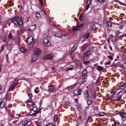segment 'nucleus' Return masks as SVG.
I'll return each instance as SVG.
<instances>
[{"instance_id": "c85d7f7f", "label": "nucleus", "mask_w": 126, "mask_h": 126, "mask_svg": "<svg viewBox=\"0 0 126 126\" xmlns=\"http://www.w3.org/2000/svg\"><path fill=\"white\" fill-rule=\"evenodd\" d=\"M107 24L108 25V26L109 27H110L111 26V23L110 22H109L107 21L106 22Z\"/></svg>"}, {"instance_id": "473e14b6", "label": "nucleus", "mask_w": 126, "mask_h": 126, "mask_svg": "<svg viewBox=\"0 0 126 126\" xmlns=\"http://www.w3.org/2000/svg\"><path fill=\"white\" fill-rule=\"evenodd\" d=\"M8 37L10 39L12 38V34L11 32H10V33H9V35H8Z\"/></svg>"}, {"instance_id": "4be33fe9", "label": "nucleus", "mask_w": 126, "mask_h": 126, "mask_svg": "<svg viewBox=\"0 0 126 126\" xmlns=\"http://www.w3.org/2000/svg\"><path fill=\"white\" fill-rule=\"evenodd\" d=\"M4 103L3 102H0V107L1 108H3L4 107Z\"/></svg>"}, {"instance_id": "774afa93", "label": "nucleus", "mask_w": 126, "mask_h": 126, "mask_svg": "<svg viewBox=\"0 0 126 126\" xmlns=\"http://www.w3.org/2000/svg\"><path fill=\"white\" fill-rule=\"evenodd\" d=\"M116 123H117L119 125L120 124V123L119 122V121H116Z\"/></svg>"}, {"instance_id": "aec40b11", "label": "nucleus", "mask_w": 126, "mask_h": 126, "mask_svg": "<svg viewBox=\"0 0 126 126\" xmlns=\"http://www.w3.org/2000/svg\"><path fill=\"white\" fill-rule=\"evenodd\" d=\"M35 16L38 19H40L41 17L40 15L38 13H36Z\"/></svg>"}, {"instance_id": "3c124183", "label": "nucleus", "mask_w": 126, "mask_h": 126, "mask_svg": "<svg viewBox=\"0 0 126 126\" xmlns=\"http://www.w3.org/2000/svg\"><path fill=\"white\" fill-rule=\"evenodd\" d=\"M102 114H100L99 115L100 116H104L105 114V113L104 112H102Z\"/></svg>"}, {"instance_id": "423d86ee", "label": "nucleus", "mask_w": 126, "mask_h": 126, "mask_svg": "<svg viewBox=\"0 0 126 126\" xmlns=\"http://www.w3.org/2000/svg\"><path fill=\"white\" fill-rule=\"evenodd\" d=\"M81 52L83 54V56H87L90 53L89 51H87L86 50H82Z\"/></svg>"}, {"instance_id": "5701e85b", "label": "nucleus", "mask_w": 126, "mask_h": 126, "mask_svg": "<svg viewBox=\"0 0 126 126\" xmlns=\"http://www.w3.org/2000/svg\"><path fill=\"white\" fill-rule=\"evenodd\" d=\"M89 35V33H88L84 36L83 38L86 39L88 38Z\"/></svg>"}, {"instance_id": "0e129e2a", "label": "nucleus", "mask_w": 126, "mask_h": 126, "mask_svg": "<svg viewBox=\"0 0 126 126\" xmlns=\"http://www.w3.org/2000/svg\"><path fill=\"white\" fill-rule=\"evenodd\" d=\"M46 126H52V125L51 124H49L47 125Z\"/></svg>"}, {"instance_id": "a878e982", "label": "nucleus", "mask_w": 126, "mask_h": 126, "mask_svg": "<svg viewBox=\"0 0 126 126\" xmlns=\"http://www.w3.org/2000/svg\"><path fill=\"white\" fill-rule=\"evenodd\" d=\"M37 107H33V108L32 110H33V111H34L35 112H36L37 111Z\"/></svg>"}, {"instance_id": "2eb2a0df", "label": "nucleus", "mask_w": 126, "mask_h": 126, "mask_svg": "<svg viewBox=\"0 0 126 126\" xmlns=\"http://www.w3.org/2000/svg\"><path fill=\"white\" fill-rule=\"evenodd\" d=\"M27 103L31 107L33 106L35 104L34 103L30 101H28Z\"/></svg>"}, {"instance_id": "c03bdc74", "label": "nucleus", "mask_w": 126, "mask_h": 126, "mask_svg": "<svg viewBox=\"0 0 126 126\" xmlns=\"http://www.w3.org/2000/svg\"><path fill=\"white\" fill-rule=\"evenodd\" d=\"M118 2L120 3L121 4V5H124V6H126V5H125V3H123L122 2H121L120 1H118Z\"/></svg>"}, {"instance_id": "4468645a", "label": "nucleus", "mask_w": 126, "mask_h": 126, "mask_svg": "<svg viewBox=\"0 0 126 126\" xmlns=\"http://www.w3.org/2000/svg\"><path fill=\"white\" fill-rule=\"evenodd\" d=\"M120 115L123 118L126 117V112L120 113H119Z\"/></svg>"}, {"instance_id": "680f3d73", "label": "nucleus", "mask_w": 126, "mask_h": 126, "mask_svg": "<svg viewBox=\"0 0 126 126\" xmlns=\"http://www.w3.org/2000/svg\"><path fill=\"white\" fill-rule=\"evenodd\" d=\"M111 67L113 66L114 67H118V66L117 65H112L111 66Z\"/></svg>"}, {"instance_id": "864d4df0", "label": "nucleus", "mask_w": 126, "mask_h": 126, "mask_svg": "<svg viewBox=\"0 0 126 126\" xmlns=\"http://www.w3.org/2000/svg\"><path fill=\"white\" fill-rule=\"evenodd\" d=\"M28 96L30 98H31L32 96V95L31 93H30L28 94Z\"/></svg>"}, {"instance_id": "20e7f679", "label": "nucleus", "mask_w": 126, "mask_h": 126, "mask_svg": "<svg viewBox=\"0 0 126 126\" xmlns=\"http://www.w3.org/2000/svg\"><path fill=\"white\" fill-rule=\"evenodd\" d=\"M43 42L45 46L46 47H49L51 45V43L46 38H44L43 40Z\"/></svg>"}, {"instance_id": "338daca9", "label": "nucleus", "mask_w": 126, "mask_h": 126, "mask_svg": "<svg viewBox=\"0 0 126 126\" xmlns=\"http://www.w3.org/2000/svg\"><path fill=\"white\" fill-rule=\"evenodd\" d=\"M75 101L76 103H78V100L77 99H75Z\"/></svg>"}, {"instance_id": "f704fd0d", "label": "nucleus", "mask_w": 126, "mask_h": 126, "mask_svg": "<svg viewBox=\"0 0 126 126\" xmlns=\"http://www.w3.org/2000/svg\"><path fill=\"white\" fill-rule=\"evenodd\" d=\"M57 115H55L54 116V121L56 122L57 121Z\"/></svg>"}, {"instance_id": "2f4dec72", "label": "nucleus", "mask_w": 126, "mask_h": 126, "mask_svg": "<svg viewBox=\"0 0 126 126\" xmlns=\"http://www.w3.org/2000/svg\"><path fill=\"white\" fill-rule=\"evenodd\" d=\"M36 123L37 124L39 125H40L41 123L42 122L40 120H38L36 121Z\"/></svg>"}, {"instance_id": "dca6fc26", "label": "nucleus", "mask_w": 126, "mask_h": 126, "mask_svg": "<svg viewBox=\"0 0 126 126\" xmlns=\"http://www.w3.org/2000/svg\"><path fill=\"white\" fill-rule=\"evenodd\" d=\"M126 87V85L125 84H124L119 87V89L123 90L125 89Z\"/></svg>"}, {"instance_id": "e2e57ef3", "label": "nucleus", "mask_w": 126, "mask_h": 126, "mask_svg": "<svg viewBox=\"0 0 126 126\" xmlns=\"http://www.w3.org/2000/svg\"><path fill=\"white\" fill-rule=\"evenodd\" d=\"M2 19H1V17L0 16V23L2 22Z\"/></svg>"}, {"instance_id": "7c9ffc66", "label": "nucleus", "mask_w": 126, "mask_h": 126, "mask_svg": "<svg viewBox=\"0 0 126 126\" xmlns=\"http://www.w3.org/2000/svg\"><path fill=\"white\" fill-rule=\"evenodd\" d=\"M39 91V90L38 89V87L36 88L34 90V92L35 93H38Z\"/></svg>"}, {"instance_id": "a19ab883", "label": "nucleus", "mask_w": 126, "mask_h": 126, "mask_svg": "<svg viewBox=\"0 0 126 126\" xmlns=\"http://www.w3.org/2000/svg\"><path fill=\"white\" fill-rule=\"evenodd\" d=\"M110 62H111V61H108L106 62L105 63V64L106 65H109V64H110Z\"/></svg>"}, {"instance_id": "4c0bfd02", "label": "nucleus", "mask_w": 126, "mask_h": 126, "mask_svg": "<svg viewBox=\"0 0 126 126\" xmlns=\"http://www.w3.org/2000/svg\"><path fill=\"white\" fill-rule=\"evenodd\" d=\"M82 77L84 79H86L87 77V76L86 74L82 75Z\"/></svg>"}, {"instance_id": "4d7b16f0", "label": "nucleus", "mask_w": 126, "mask_h": 126, "mask_svg": "<svg viewBox=\"0 0 126 126\" xmlns=\"http://www.w3.org/2000/svg\"><path fill=\"white\" fill-rule=\"evenodd\" d=\"M89 63L88 61H84L83 62V63L84 64H86L87 63Z\"/></svg>"}, {"instance_id": "9d476101", "label": "nucleus", "mask_w": 126, "mask_h": 126, "mask_svg": "<svg viewBox=\"0 0 126 126\" xmlns=\"http://www.w3.org/2000/svg\"><path fill=\"white\" fill-rule=\"evenodd\" d=\"M36 24H35L34 25H33L30 26L28 29V31L30 32L34 30L36 27Z\"/></svg>"}, {"instance_id": "79ce46f5", "label": "nucleus", "mask_w": 126, "mask_h": 126, "mask_svg": "<svg viewBox=\"0 0 126 126\" xmlns=\"http://www.w3.org/2000/svg\"><path fill=\"white\" fill-rule=\"evenodd\" d=\"M40 3L42 6H43L42 0H39Z\"/></svg>"}, {"instance_id": "cd10ccee", "label": "nucleus", "mask_w": 126, "mask_h": 126, "mask_svg": "<svg viewBox=\"0 0 126 126\" xmlns=\"http://www.w3.org/2000/svg\"><path fill=\"white\" fill-rule=\"evenodd\" d=\"M92 103V101L91 100H88L87 101V103L88 105L91 104Z\"/></svg>"}, {"instance_id": "69168bd1", "label": "nucleus", "mask_w": 126, "mask_h": 126, "mask_svg": "<svg viewBox=\"0 0 126 126\" xmlns=\"http://www.w3.org/2000/svg\"><path fill=\"white\" fill-rule=\"evenodd\" d=\"M92 0H89V4H90V5L91 4V3L92 2Z\"/></svg>"}, {"instance_id": "ea45409f", "label": "nucleus", "mask_w": 126, "mask_h": 126, "mask_svg": "<svg viewBox=\"0 0 126 126\" xmlns=\"http://www.w3.org/2000/svg\"><path fill=\"white\" fill-rule=\"evenodd\" d=\"M75 63L76 65H77V64H78L79 63H80L79 62V61L78 60H76L75 61Z\"/></svg>"}, {"instance_id": "bf43d9fd", "label": "nucleus", "mask_w": 126, "mask_h": 126, "mask_svg": "<svg viewBox=\"0 0 126 126\" xmlns=\"http://www.w3.org/2000/svg\"><path fill=\"white\" fill-rule=\"evenodd\" d=\"M123 91H121L119 92L118 93H117V95H118L120 94L121 92H122Z\"/></svg>"}, {"instance_id": "f03ea898", "label": "nucleus", "mask_w": 126, "mask_h": 126, "mask_svg": "<svg viewBox=\"0 0 126 126\" xmlns=\"http://www.w3.org/2000/svg\"><path fill=\"white\" fill-rule=\"evenodd\" d=\"M35 53L32 55V61H34L36 60L38 57L39 54L41 52V51L39 49H36L35 51Z\"/></svg>"}, {"instance_id": "de8ad7c7", "label": "nucleus", "mask_w": 126, "mask_h": 126, "mask_svg": "<svg viewBox=\"0 0 126 126\" xmlns=\"http://www.w3.org/2000/svg\"><path fill=\"white\" fill-rule=\"evenodd\" d=\"M85 79H82L81 80V82L83 83H84L85 81L86 80Z\"/></svg>"}, {"instance_id": "13d9d810", "label": "nucleus", "mask_w": 126, "mask_h": 126, "mask_svg": "<svg viewBox=\"0 0 126 126\" xmlns=\"http://www.w3.org/2000/svg\"><path fill=\"white\" fill-rule=\"evenodd\" d=\"M78 119H79V120L81 121V118L80 116H79V117L77 119V120H78Z\"/></svg>"}, {"instance_id": "bb28decb", "label": "nucleus", "mask_w": 126, "mask_h": 126, "mask_svg": "<svg viewBox=\"0 0 126 126\" xmlns=\"http://www.w3.org/2000/svg\"><path fill=\"white\" fill-rule=\"evenodd\" d=\"M87 71L86 70H84L82 71V75H85L87 73Z\"/></svg>"}, {"instance_id": "6e6552de", "label": "nucleus", "mask_w": 126, "mask_h": 126, "mask_svg": "<svg viewBox=\"0 0 126 126\" xmlns=\"http://www.w3.org/2000/svg\"><path fill=\"white\" fill-rule=\"evenodd\" d=\"M40 111L39 110H38L36 112H35L32 110L29 113V114L31 116H34L36 114L38 113Z\"/></svg>"}, {"instance_id": "f3484780", "label": "nucleus", "mask_w": 126, "mask_h": 126, "mask_svg": "<svg viewBox=\"0 0 126 126\" xmlns=\"http://www.w3.org/2000/svg\"><path fill=\"white\" fill-rule=\"evenodd\" d=\"M20 51L23 52L25 53L27 51V50L25 48L22 47L20 49Z\"/></svg>"}, {"instance_id": "39448f33", "label": "nucleus", "mask_w": 126, "mask_h": 126, "mask_svg": "<svg viewBox=\"0 0 126 126\" xmlns=\"http://www.w3.org/2000/svg\"><path fill=\"white\" fill-rule=\"evenodd\" d=\"M84 25V23H82L79 25H78L75 27L73 29V30L75 31H77L79 30V28L83 27Z\"/></svg>"}, {"instance_id": "c9c22d12", "label": "nucleus", "mask_w": 126, "mask_h": 126, "mask_svg": "<svg viewBox=\"0 0 126 126\" xmlns=\"http://www.w3.org/2000/svg\"><path fill=\"white\" fill-rule=\"evenodd\" d=\"M17 83H18L14 82L12 86L14 88Z\"/></svg>"}, {"instance_id": "37998d69", "label": "nucleus", "mask_w": 126, "mask_h": 126, "mask_svg": "<svg viewBox=\"0 0 126 126\" xmlns=\"http://www.w3.org/2000/svg\"><path fill=\"white\" fill-rule=\"evenodd\" d=\"M6 60L7 62H8V60H9V58L8 54H7L6 56Z\"/></svg>"}, {"instance_id": "052dcab7", "label": "nucleus", "mask_w": 126, "mask_h": 126, "mask_svg": "<svg viewBox=\"0 0 126 126\" xmlns=\"http://www.w3.org/2000/svg\"><path fill=\"white\" fill-rule=\"evenodd\" d=\"M113 120L114 123L115 124V125L114 126H116V122L115 121V120H114V119H113Z\"/></svg>"}, {"instance_id": "412c9836", "label": "nucleus", "mask_w": 126, "mask_h": 126, "mask_svg": "<svg viewBox=\"0 0 126 126\" xmlns=\"http://www.w3.org/2000/svg\"><path fill=\"white\" fill-rule=\"evenodd\" d=\"M123 94H121L120 95L118 96V95H117V96L118 97L117 100L118 101H120L121 99V97H122Z\"/></svg>"}, {"instance_id": "5fc2aeb1", "label": "nucleus", "mask_w": 126, "mask_h": 126, "mask_svg": "<svg viewBox=\"0 0 126 126\" xmlns=\"http://www.w3.org/2000/svg\"><path fill=\"white\" fill-rule=\"evenodd\" d=\"M123 25H121L119 27V29H123Z\"/></svg>"}, {"instance_id": "09e8293b", "label": "nucleus", "mask_w": 126, "mask_h": 126, "mask_svg": "<svg viewBox=\"0 0 126 126\" xmlns=\"http://www.w3.org/2000/svg\"><path fill=\"white\" fill-rule=\"evenodd\" d=\"M73 68V67H72V68H68V69H67L66 70V71H68V70H72V69Z\"/></svg>"}, {"instance_id": "393cba45", "label": "nucleus", "mask_w": 126, "mask_h": 126, "mask_svg": "<svg viewBox=\"0 0 126 126\" xmlns=\"http://www.w3.org/2000/svg\"><path fill=\"white\" fill-rule=\"evenodd\" d=\"M75 84L73 86H70L66 88L65 89H67L69 90L71 89L75 85Z\"/></svg>"}, {"instance_id": "a18cd8bd", "label": "nucleus", "mask_w": 126, "mask_h": 126, "mask_svg": "<svg viewBox=\"0 0 126 126\" xmlns=\"http://www.w3.org/2000/svg\"><path fill=\"white\" fill-rule=\"evenodd\" d=\"M79 19L80 20H82V19H83V16L82 15H81L80 16V17H79Z\"/></svg>"}, {"instance_id": "6e6d98bb", "label": "nucleus", "mask_w": 126, "mask_h": 126, "mask_svg": "<svg viewBox=\"0 0 126 126\" xmlns=\"http://www.w3.org/2000/svg\"><path fill=\"white\" fill-rule=\"evenodd\" d=\"M6 37H4L3 39V41H4L6 40Z\"/></svg>"}, {"instance_id": "72a5a7b5", "label": "nucleus", "mask_w": 126, "mask_h": 126, "mask_svg": "<svg viewBox=\"0 0 126 126\" xmlns=\"http://www.w3.org/2000/svg\"><path fill=\"white\" fill-rule=\"evenodd\" d=\"M90 4H87L86 6H85V9L86 10H87L88 9L89 6H90Z\"/></svg>"}, {"instance_id": "6ab92c4d", "label": "nucleus", "mask_w": 126, "mask_h": 126, "mask_svg": "<svg viewBox=\"0 0 126 126\" xmlns=\"http://www.w3.org/2000/svg\"><path fill=\"white\" fill-rule=\"evenodd\" d=\"M53 89L54 87L53 86L51 85L49 87L48 90V91H49L50 92H51L53 90Z\"/></svg>"}, {"instance_id": "ddd939ff", "label": "nucleus", "mask_w": 126, "mask_h": 126, "mask_svg": "<svg viewBox=\"0 0 126 126\" xmlns=\"http://www.w3.org/2000/svg\"><path fill=\"white\" fill-rule=\"evenodd\" d=\"M54 35L56 37L59 38H61L62 36V34L60 32H57L56 33L54 34Z\"/></svg>"}, {"instance_id": "0eeeda50", "label": "nucleus", "mask_w": 126, "mask_h": 126, "mask_svg": "<svg viewBox=\"0 0 126 126\" xmlns=\"http://www.w3.org/2000/svg\"><path fill=\"white\" fill-rule=\"evenodd\" d=\"M81 93V91L80 89H77L75 90L73 93L75 95L80 94Z\"/></svg>"}, {"instance_id": "9b49d317", "label": "nucleus", "mask_w": 126, "mask_h": 126, "mask_svg": "<svg viewBox=\"0 0 126 126\" xmlns=\"http://www.w3.org/2000/svg\"><path fill=\"white\" fill-rule=\"evenodd\" d=\"M31 124V121H29L25 123L22 124V126H29Z\"/></svg>"}, {"instance_id": "f8f14e48", "label": "nucleus", "mask_w": 126, "mask_h": 126, "mask_svg": "<svg viewBox=\"0 0 126 126\" xmlns=\"http://www.w3.org/2000/svg\"><path fill=\"white\" fill-rule=\"evenodd\" d=\"M84 94L86 99L87 100L88 99L89 94L87 90H86L85 91Z\"/></svg>"}, {"instance_id": "f257e3e1", "label": "nucleus", "mask_w": 126, "mask_h": 126, "mask_svg": "<svg viewBox=\"0 0 126 126\" xmlns=\"http://www.w3.org/2000/svg\"><path fill=\"white\" fill-rule=\"evenodd\" d=\"M11 20L13 23L19 27L23 24V21L22 18L19 16H16L12 18Z\"/></svg>"}, {"instance_id": "7ed1b4c3", "label": "nucleus", "mask_w": 126, "mask_h": 126, "mask_svg": "<svg viewBox=\"0 0 126 126\" xmlns=\"http://www.w3.org/2000/svg\"><path fill=\"white\" fill-rule=\"evenodd\" d=\"M33 42V38L32 37L30 36L27 38L26 40V42L28 45L31 44Z\"/></svg>"}, {"instance_id": "603ef678", "label": "nucleus", "mask_w": 126, "mask_h": 126, "mask_svg": "<svg viewBox=\"0 0 126 126\" xmlns=\"http://www.w3.org/2000/svg\"><path fill=\"white\" fill-rule=\"evenodd\" d=\"M126 37V34H124L120 36V37Z\"/></svg>"}, {"instance_id": "a211bd4d", "label": "nucleus", "mask_w": 126, "mask_h": 126, "mask_svg": "<svg viewBox=\"0 0 126 126\" xmlns=\"http://www.w3.org/2000/svg\"><path fill=\"white\" fill-rule=\"evenodd\" d=\"M97 69L100 72L103 70V68L102 66H98L97 67Z\"/></svg>"}, {"instance_id": "49530a36", "label": "nucleus", "mask_w": 126, "mask_h": 126, "mask_svg": "<svg viewBox=\"0 0 126 126\" xmlns=\"http://www.w3.org/2000/svg\"><path fill=\"white\" fill-rule=\"evenodd\" d=\"M108 57L110 59V60H112L113 59L112 57L110 56H109L107 57Z\"/></svg>"}, {"instance_id": "1a4fd4ad", "label": "nucleus", "mask_w": 126, "mask_h": 126, "mask_svg": "<svg viewBox=\"0 0 126 126\" xmlns=\"http://www.w3.org/2000/svg\"><path fill=\"white\" fill-rule=\"evenodd\" d=\"M44 59L52 60V56L51 54H49L46 56L44 58Z\"/></svg>"}, {"instance_id": "58836bf2", "label": "nucleus", "mask_w": 126, "mask_h": 126, "mask_svg": "<svg viewBox=\"0 0 126 126\" xmlns=\"http://www.w3.org/2000/svg\"><path fill=\"white\" fill-rule=\"evenodd\" d=\"M14 87L11 86L9 89V91H11V90H12L14 89Z\"/></svg>"}, {"instance_id": "b1692460", "label": "nucleus", "mask_w": 126, "mask_h": 126, "mask_svg": "<svg viewBox=\"0 0 126 126\" xmlns=\"http://www.w3.org/2000/svg\"><path fill=\"white\" fill-rule=\"evenodd\" d=\"M76 66L78 68H81L82 67V64L81 63H79L78 64H77Z\"/></svg>"}, {"instance_id": "8fccbe9b", "label": "nucleus", "mask_w": 126, "mask_h": 126, "mask_svg": "<svg viewBox=\"0 0 126 126\" xmlns=\"http://www.w3.org/2000/svg\"><path fill=\"white\" fill-rule=\"evenodd\" d=\"M4 50V49L3 47V46H2V48H1V50L0 51V53L1 51H3Z\"/></svg>"}, {"instance_id": "c756f323", "label": "nucleus", "mask_w": 126, "mask_h": 126, "mask_svg": "<svg viewBox=\"0 0 126 126\" xmlns=\"http://www.w3.org/2000/svg\"><path fill=\"white\" fill-rule=\"evenodd\" d=\"M77 48V46H74L72 48V51H73L75 50Z\"/></svg>"}, {"instance_id": "e433bc0d", "label": "nucleus", "mask_w": 126, "mask_h": 126, "mask_svg": "<svg viewBox=\"0 0 126 126\" xmlns=\"http://www.w3.org/2000/svg\"><path fill=\"white\" fill-rule=\"evenodd\" d=\"M95 93V92H94L93 94V99H94L96 97Z\"/></svg>"}]
</instances>
